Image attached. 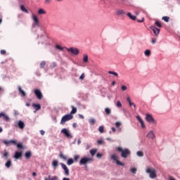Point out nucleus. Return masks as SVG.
Listing matches in <instances>:
<instances>
[{"label": "nucleus", "instance_id": "f257e3e1", "mask_svg": "<svg viewBox=\"0 0 180 180\" xmlns=\"http://www.w3.org/2000/svg\"><path fill=\"white\" fill-rule=\"evenodd\" d=\"M146 172L149 174L150 179H155V178H157V169L148 167L146 169Z\"/></svg>", "mask_w": 180, "mask_h": 180}, {"label": "nucleus", "instance_id": "f03ea898", "mask_svg": "<svg viewBox=\"0 0 180 180\" xmlns=\"http://www.w3.org/2000/svg\"><path fill=\"white\" fill-rule=\"evenodd\" d=\"M117 151H119L120 153H121V157L122 158H127V157H129V155H130V154H131V152L130 151V150H129V148H124L123 149L122 147L119 146L117 148Z\"/></svg>", "mask_w": 180, "mask_h": 180}, {"label": "nucleus", "instance_id": "7ed1b4c3", "mask_svg": "<svg viewBox=\"0 0 180 180\" xmlns=\"http://www.w3.org/2000/svg\"><path fill=\"white\" fill-rule=\"evenodd\" d=\"M31 19L33 20V23H32L33 27H40V21L39 20V17L37 16V15L32 13L31 16Z\"/></svg>", "mask_w": 180, "mask_h": 180}, {"label": "nucleus", "instance_id": "20e7f679", "mask_svg": "<svg viewBox=\"0 0 180 180\" xmlns=\"http://www.w3.org/2000/svg\"><path fill=\"white\" fill-rule=\"evenodd\" d=\"M94 162V159L90 157H83L79 161V165H86V164H91Z\"/></svg>", "mask_w": 180, "mask_h": 180}, {"label": "nucleus", "instance_id": "39448f33", "mask_svg": "<svg viewBox=\"0 0 180 180\" xmlns=\"http://www.w3.org/2000/svg\"><path fill=\"white\" fill-rule=\"evenodd\" d=\"M110 159L112 161H115L116 162L117 165H120L121 167H124V163L119 161V157L117 156V155H116V153L111 155Z\"/></svg>", "mask_w": 180, "mask_h": 180}, {"label": "nucleus", "instance_id": "423d86ee", "mask_svg": "<svg viewBox=\"0 0 180 180\" xmlns=\"http://www.w3.org/2000/svg\"><path fill=\"white\" fill-rule=\"evenodd\" d=\"M66 50L68 53H70V54H72V56H78V54H79V49H78V48H75V47L66 48Z\"/></svg>", "mask_w": 180, "mask_h": 180}, {"label": "nucleus", "instance_id": "0eeeda50", "mask_svg": "<svg viewBox=\"0 0 180 180\" xmlns=\"http://www.w3.org/2000/svg\"><path fill=\"white\" fill-rule=\"evenodd\" d=\"M72 117H74L71 114L65 115L61 119L60 124H65V122L72 120Z\"/></svg>", "mask_w": 180, "mask_h": 180}, {"label": "nucleus", "instance_id": "6e6552de", "mask_svg": "<svg viewBox=\"0 0 180 180\" xmlns=\"http://www.w3.org/2000/svg\"><path fill=\"white\" fill-rule=\"evenodd\" d=\"M146 120L148 122V123H151L152 124H157V121L154 120V117H153V115L150 114L146 115Z\"/></svg>", "mask_w": 180, "mask_h": 180}, {"label": "nucleus", "instance_id": "1a4fd4ad", "mask_svg": "<svg viewBox=\"0 0 180 180\" xmlns=\"http://www.w3.org/2000/svg\"><path fill=\"white\" fill-rule=\"evenodd\" d=\"M60 133L64 134L67 139H72V134H71V131H70V129L67 128H64L60 131Z\"/></svg>", "mask_w": 180, "mask_h": 180}, {"label": "nucleus", "instance_id": "9d476101", "mask_svg": "<svg viewBox=\"0 0 180 180\" xmlns=\"http://www.w3.org/2000/svg\"><path fill=\"white\" fill-rule=\"evenodd\" d=\"M34 92L38 99L39 100L43 99V94H41V91H40V89H34Z\"/></svg>", "mask_w": 180, "mask_h": 180}, {"label": "nucleus", "instance_id": "9b49d317", "mask_svg": "<svg viewBox=\"0 0 180 180\" xmlns=\"http://www.w3.org/2000/svg\"><path fill=\"white\" fill-rule=\"evenodd\" d=\"M146 137L148 139V140H154V139H155V134L154 133V131L153 129L150 130L147 134Z\"/></svg>", "mask_w": 180, "mask_h": 180}, {"label": "nucleus", "instance_id": "f8f14e48", "mask_svg": "<svg viewBox=\"0 0 180 180\" xmlns=\"http://www.w3.org/2000/svg\"><path fill=\"white\" fill-rule=\"evenodd\" d=\"M60 165L63 169H64L65 175L68 176V175H70V169H68V167H67V165H65V164L64 163H60Z\"/></svg>", "mask_w": 180, "mask_h": 180}, {"label": "nucleus", "instance_id": "ddd939ff", "mask_svg": "<svg viewBox=\"0 0 180 180\" xmlns=\"http://www.w3.org/2000/svg\"><path fill=\"white\" fill-rule=\"evenodd\" d=\"M136 119L139 122L142 129H146V124H144L143 119H141V117H140V115H136Z\"/></svg>", "mask_w": 180, "mask_h": 180}, {"label": "nucleus", "instance_id": "4468645a", "mask_svg": "<svg viewBox=\"0 0 180 180\" xmlns=\"http://www.w3.org/2000/svg\"><path fill=\"white\" fill-rule=\"evenodd\" d=\"M4 144H5V146H9V144H18V141H16V140H11V141L4 140Z\"/></svg>", "mask_w": 180, "mask_h": 180}, {"label": "nucleus", "instance_id": "2eb2a0df", "mask_svg": "<svg viewBox=\"0 0 180 180\" xmlns=\"http://www.w3.org/2000/svg\"><path fill=\"white\" fill-rule=\"evenodd\" d=\"M0 117H3L6 122H9V116H8V115H6V113L4 112H0Z\"/></svg>", "mask_w": 180, "mask_h": 180}, {"label": "nucleus", "instance_id": "dca6fc26", "mask_svg": "<svg viewBox=\"0 0 180 180\" xmlns=\"http://www.w3.org/2000/svg\"><path fill=\"white\" fill-rule=\"evenodd\" d=\"M150 27L151 30H153V32L155 36H158V34H160V29H158L154 26H150Z\"/></svg>", "mask_w": 180, "mask_h": 180}, {"label": "nucleus", "instance_id": "f3484780", "mask_svg": "<svg viewBox=\"0 0 180 180\" xmlns=\"http://www.w3.org/2000/svg\"><path fill=\"white\" fill-rule=\"evenodd\" d=\"M17 125L20 130H23V129H25V122H23L22 120L17 122Z\"/></svg>", "mask_w": 180, "mask_h": 180}, {"label": "nucleus", "instance_id": "a211bd4d", "mask_svg": "<svg viewBox=\"0 0 180 180\" xmlns=\"http://www.w3.org/2000/svg\"><path fill=\"white\" fill-rule=\"evenodd\" d=\"M82 61L84 64H88L89 63V57L88 54H83Z\"/></svg>", "mask_w": 180, "mask_h": 180}, {"label": "nucleus", "instance_id": "6ab92c4d", "mask_svg": "<svg viewBox=\"0 0 180 180\" xmlns=\"http://www.w3.org/2000/svg\"><path fill=\"white\" fill-rule=\"evenodd\" d=\"M13 158H15V160H19L20 158H22V151L21 152L15 151Z\"/></svg>", "mask_w": 180, "mask_h": 180}, {"label": "nucleus", "instance_id": "aec40b11", "mask_svg": "<svg viewBox=\"0 0 180 180\" xmlns=\"http://www.w3.org/2000/svg\"><path fill=\"white\" fill-rule=\"evenodd\" d=\"M18 92L20 94L21 96H26V91H23V89H22V86H18Z\"/></svg>", "mask_w": 180, "mask_h": 180}, {"label": "nucleus", "instance_id": "412c9836", "mask_svg": "<svg viewBox=\"0 0 180 180\" xmlns=\"http://www.w3.org/2000/svg\"><path fill=\"white\" fill-rule=\"evenodd\" d=\"M32 106L35 109V111H34V113H36L37 110H40V109H41V105H40V104H34L32 105Z\"/></svg>", "mask_w": 180, "mask_h": 180}, {"label": "nucleus", "instance_id": "4be33fe9", "mask_svg": "<svg viewBox=\"0 0 180 180\" xmlns=\"http://www.w3.org/2000/svg\"><path fill=\"white\" fill-rule=\"evenodd\" d=\"M52 167L54 168V169H57V167H58V161L56 160H53Z\"/></svg>", "mask_w": 180, "mask_h": 180}, {"label": "nucleus", "instance_id": "5701e85b", "mask_svg": "<svg viewBox=\"0 0 180 180\" xmlns=\"http://www.w3.org/2000/svg\"><path fill=\"white\" fill-rule=\"evenodd\" d=\"M37 13H38V15H46V13H47V12L46 11V10H44V8H39L38 10Z\"/></svg>", "mask_w": 180, "mask_h": 180}, {"label": "nucleus", "instance_id": "b1692460", "mask_svg": "<svg viewBox=\"0 0 180 180\" xmlns=\"http://www.w3.org/2000/svg\"><path fill=\"white\" fill-rule=\"evenodd\" d=\"M121 126H122V122H115V127H117L119 131H122V128H120Z\"/></svg>", "mask_w": 180, "mask_h": 180}, {"label": "nucleus", "instance_id": "393cba45", "mask_svg": "<svg viewBox=\"0 0 180 180\" xmlns=\"http://www.w3.org/2000/svg\"><path fill=\"white\" fill-rule=\"evenodd\" d=\"M127 15L128 16V18H129V19H131V20H136V15H133L131 14V13H127Z\"/></svg>", "mask_w": 180, "mask_h": 180}, {"label": "nucleus", "instance_id": "a878e982", "mask_svg": "<svg viewBox=\"0 0 180 180\" xmlns=\"http://www.w3.org/2000/svg\"><path fill=\"white\" fill-rule=\"evenodd\" d=\"M89 123L91 126H94V124H95V123H96V120H95V118H91L89 120Z\"/></svg>", "mask_w": 180, "mask_h": 180}, {"label": "nucleus", "instance_id": "bb28decb", "mask_svg": "<svg viewBox=\"0 0 180 180\" xmlns=\"http://www.w3.org/2000/svg\"><path fill=\"white\" fill-rule=\"evenodd\" d=\"M11 166H12V160H9L6 162L5 167H6V168H11Z\"/></svg>", "mask_w": 180, "mask_h": 180}, {"label": "nucleus", "instance_id": "cd10ccee", "mask_svg": "<svg viewBox=\"0 0 180 180\" xmlns=\"http://www.w3.org/2000/svg\"><path fill=\"white\" fill-rule=\"evenodd\" d=\"M25 158H27V160H29V158H30V157H32V152L31 151L26 152L25 154Z\"/></svg>", "mask_w": 180, "mask_h": 180}, {"label": "nucleus", "instance_id": "c85d7f7f", "mask_svg": "<svg viewBox=\"0 0 180 180\" xmlns=\"http://www.w3.org/2000/svg\"><path fill=\"white\" fill-rule=\"evenodd\" d=\"M98 152V149L96 148H94V149H91L90 150V154L92 157H94V155H95V154H96V153Z\"/></svg>", "mask_w": 180, "mask_h": 180}, {"label": "nucleus", "instance_id": "c756f323", "mask_svg": "<svg viewBox=\"0 0 180 180\" xmlns=\"http://www.w3.org/2000/svg\"><path fill=\"white\" fill-rule=\"evenodd\" d=\"M20 10L22 11V12H24L25 13H29V11H27V9H26V8H25V6L23 5L20 6Z\"/></svg>", "mask_w": 180, "mask_h": 180}, {"label": "nucleus", "instance_id": "7c9ffc66", "mask_svg": "<svg viewBox=\"0 0 180 180\" xmlns=\"http://www.w3.org/2000/svg\"><path fill=\"white\" fill-rule=\"evenodd\" d=\"M72 110L70 112V115H75L77 113V108L74 107V105L71 106Z\"/></svg>", "mask_w": 180, "mask_h": 180}, {"label": "nucleus", "instance_id": "2f4dec72", "mask_svg": "<svg viewBox=\"0 0 180 180\" xmlns=\"http://www.w3.org/2000/svg\"><path fill=\"white\" fill-rule=\"evenodd\" d=\"M144 54L146 57H150L151 56V51H150L149 49H147L145 51Z\"/></svg>", "mask_w": 180, "mask_h": 180}, {"label": "nucleus", "instance_id": "473e14b6", "mask_svg": "<svg viewBox=\"0 0 180 180\" xmlns=\"http://www.w3.org/2000/svg\"><path fill=\"white\" fill-rule=\"evenodd\" d=\"M74 164V159L69 158L67 161V165H72Z\"/></svg>", "mask_w": 180, "mask_h": 180}, {"label": "nucleus", "instance_id": "72a5a7b5", "mask_svg": "<svg viewBox=\"0 0 180 180\" xmlns=\"http://www.w3.org/2000/svg\"><path fill=\"white\" fill-rule=\"evenodd\" d=\"M137 157H144V152L139 150L136 152Z\"/></svg>", "mask_w": 180, "mask_h": 180}, {"label": "nucleus", "instance_id": "f704fd0d", "mask_svg": "<svg viewBox=\"0 0 180 180\" xmlns=\"http://www.w3.org/2000/svg\"><path fill=\"white\" fill-rule=\"evenodd\" d=\"M56 50H59V51H64V47H63L61 45H56Z\"/></svg>", "mask_w": 180, "mask_h": 180}, {"label": "nucleus", "instance_id": "c9c22d12", "mask_svg": "<svg viewBox=\"0 0 180 180\" xmlns=\"http://www.w3.org/2000/svg\"><path fill=\"white\" fill-rule=\"evenodd\" d=\"M44 180H58V177L57 176H54L52 178H50V176H49L48 179L45 178Z\"/></svg>", "mask_w": 180, "mask_h": 180}, {"label": "nucleus", "instance_id": "e433bc0d", "mask_svg": "<svg viewBox=\"0 0 180 180\" xmlns=\"http://www.w3.org/2000/svg\"><path fill=\"white\" fill-rule=\"evenodd\" d=\"M117 16H120V15H124V11L123 10H117Z\"/></svg>", "mask_w": 180, "mask_h": 180}, {"label": "nucleus", "instance_id": "4c0bfd02", "mask_svg": "<svg viewBox=\"0 0 180 180\" xmlns=\"http://www.w3.org/2000/svg\"><path fill=\"white\" fill-rule=\"evenodd\" d=\"M108 74H110L111 75H114L115 77H119V74L116 72L113 71H108Z\"/></svg>", "mask_w": 180, "mask_h": 180}, {"label": "nucleus", "instance_id": "58836bf2", "mask_svg": "<svg viewBox=\"0 0 180 180\" xmlns=\"http://www.w3.org/2000/svg\"><path fill=\"white\" fill-rule=\"evenodd\" d=\"M130 172L132 174H136V172H137V168H136V167H131L130 168Z\"/></svg>", "mask_w": 180, "mask_h": 180}, {"label": "nucleus", "instance_id": "ea45409f", "mask_svg": "<svg viewBox=\"0 0 180 180\" xmlns=\"http://www.w3.org/2000/svg\"><path fill=\"white\" fill-rule=\"evenodd\" d=\"M59 157H60V158H63V160H64L65 161L68 158V157H67V155H64V154L60 153Z\"/></svg>", "mask_w": 180, "mask_h": 180}, {"label": "nucleus", "instance_id": "a19ab883", "mask_svg": "<svg viewBox=\"0 0 180 180\" xmlns=\"http://www.w3.org/2000/svg\"><path fill=\"white\" fill-rule=\"evenodd\" d=\"M162 20H165V22H169V17H168V16H164V17H162Z\"/></svg>", "mask_w": 180, "mask_h": 180}, {"label": "nucleus", "instance_id": "79ce46f5", "mask_svg": "<svg viewBox=\"0 0 180 180\" xmlns=\"http://www.w3.org/2000/svg\"><path fill=\"white\" fill-rule=\"evenodd\" d=\"M105 112L107 115H110V113L112 112V111L110 110V108H105Z\"/></svg>", "mask_w": 180, "mask_h": 180}, {"label": "nucleus", "instance_id": "37998d69", "mask_svg": "<svg viewBox=\"0 0 180 180\" xmlns=\"http://www.w3.org/2000/svg\"><path fill=\"white\" fill-rule=\"evenodd\" d=\"M97 143H98L99 146H101V145L105 143V141H103V139H99V140L97 141Z\"/></svg>", "mask_w": 180, "mask_h": 180}, {"label": "nucleus", "instance_id": "c03bdc74", "mask_svg": "<svg viewBox=\"0 0 180 180\" xmlns=\"http://www.w3.org/2000/svg\"><path fill=\"white\" fill-rule=\"evenodd\" d=\"M155 24L156 25V26H158V27H162V24H161L160 21H156Z\"/></svg>", "mask_w": 180, "mask_h": 180}, {"label": "nucleus", "instance_id": "a18cd8bd", "mask_svg": "<svg viewBox=\"0 0 180 180\" xmlns=\"http://www.w3.org/2000/svg\"><path fill=\"white\" fill-rule=\"evenodd\" d=\"M116 106L117 108H122V103H120V101H117Z\"/></svg>", "mask_w": 180, "mask_h": 180}, {"label": "nucleus", "instance_id": "49530a36", "mask_svg": "<svg viewBox=\"0 0 180 180\" xmlns=\"http://www.w3.org/2000/svg\"><path fill=\"white\" fill-rule=\"evenodd\" d=\"M98 131H100V133H103V131H104L103 126L99 127Z\"/></svg>", "mask_w": 180, "mask_h": 180}, {"label": "nucleus", "instance_id": "de8ad7c7", "mask_svg": "<svg viewBox=\"0 0 180 180\" xmlns=\"http://www.w3.org/2000/svg\"><path fill=\"white\" fill-rule=\"evenodd\" d=\"M129 106H133L134 109H136V104L131 101H129Z\"/></svg>", "mask_w": 180, "mask_h": 180}, {"label": "nucleus", "instance_id": "09e8293b", "mask_svg": "<svg viewBox=\"0 0 180 180\" xmlns=\"http://www.w3.org/2000/svg\"><path fill=\"white\" fill-rule=\"evenodd\" d=\"M74 160H75V161L77 162L78 160H79V155H75L74 156Z\"/></svg>", "mask_w": 180, "mask_h": 180}, {"label": "nucleus", "instance_id": "8fccbe9b", "mask_svg": "<svg viewBox=\"0 0 180 180\" xmlns=\"http://www.w3.org/2000/svg\"><path fill=\"white\" fill-rule=\"evenodd\" d=\"M44 65H46V62L43 61L40 63V68H44Z\"/></svg>", "mask_w": 180, "mask_h": 180}, {"label": "nucleus", "instance_id": "3c124183", "mask_svg": "<svg viewBox=\"0 0 180 180\" xmlns=\"http://www.w3.org/2000/svg\"><path fill=\"white\" fill-rule=\"evenodd\" d=\"M121 89H122V91H127V86H124V85H122L121 86Z\"/></svg>", "mask_w": 180, "mask_h": 180}, {"label": "nucleus", "instance_id": "603ef678", "mask_svg": "<svg viewBox=\"0 0 180 180\" xmlns=\"http://www.w3.org/2000/svg\"><path fill=\"white\" fill-rule=\"evenodd\" d=\"M96 157H97V158H102V157H103V154H102V153H97L96 154Z\"/></svg>", "mask_w": 180, "mask_h": 180}, {"label": "nucleus", "instance_id": "864d4df0", "mask_svg": "<svg viewBox=\"0 0 180 180\" xmlns=\"http://www.w3.org/2000/svg\"><path fill=\"white\" fill-rule=\"evenodd\" d=\"M151 43L152 44H155V43H157V39L155 38H153L151 40Z\"/></svg>", "mask_w": 180, "mask_h": 180}, {"label": "nucleus", "instance_id": "5fc2aeb1", "mask_svg": "<svg viewBox=\"0 0 180 180\" xmlns=\"http://www.w3.org/2000/svg\"><path fill=\"white\" fill-rule=\"evenodd\" d=\"M9 156V153H8L6 150L4 151V157H8Z\"/></svg>", "mask_w": 180, "mask_h": 180}, {"label": "nucleus", "instance_id": "6e6d98bb", "mask_svg": "<svg viewBox=\"0 0 180 180\" xmlns=\"http://www.w3.org/2000/svg\"><path fill=\"white\" fill-rule=\"evenodd\" d=\"M17 147L18 148H23V145L22 143H18Z\"/></svg>", "mask_w": 180, "mask_h": 180}, {"label": "nucleus", "instance_id": "4d7b16f0", "mask_svg": "<svg viewBox=\"0 0 180 180\" xmlns=\"http://www.w3.org/2000/svg\"><path fill=\"white\" fill-rule=\"evenodd\" d=\"M84 78H85V74L82 73L79 77V79H84Z\"/></svg>", "mask_w": 180, "mask_h": 180}, {"label": "nucleus", "instance_id": "13d9d810", "mask_svg": "<svg viewBox=\"0 0 180 180\" xmlns=\"http://www.w3.org/2000/svg\"><path fill=\"white\" fill-rule=\"evenodd\" d=\"M168 179L169 180H176V179H175V178L172 177V176H169Z\"/></svg>", "mask_w": 180, "mask_h": 180}, {"label": "nucleus", "instance_id": "bf43d9fd", "mask_svg": "<svg viewBox=\"0 0 180 180\" xmlns=\"http://www.w3.org/2000/svg\"><path fill=\"white\" fill-rule=\"evenodd\" d=\"M1 54H6V50H1Z\"/></svg>", "mask_w": 180, "mask_h": 180}, {"label": "nucleus", "instance_id": "052dcab7", "mask_svg": "<svg viewBox=\"0 0 180 180\" xmlns=\"http://www.w3.org/2000/svg\"><path fill=\"white\" fill-rule=\"evenodd\" d=\"M52 0H45V4H51Z\"/></svg>", "mask_w": 180, "mask_h": 180}, {"label": "nucleus", "instance_id": "680f3d73", "mask_svg": "<svg viewBox=\"0 0 180 180\" xmlns=\"http://www.w3.org/2000/svg\"><path fill=\"white\" fill-rule=\"evenodd\" d=\"M127 102H129V103L130 102H131V100L130 99V96H128V97L127 98Z\"/></svg>", "mask_w": 180, "mask_h": 180}, {"label": "nucleus", "instance_id": "e2e57ef3", "mask_svg": "<svg viewBox=\"0 0 180 180\" xmlns=\"http://www.w3.org/2000/svg\"><path fill=\"white\" fill-rule=\"evenodd\" d=\"M79 117L80 119H84V115H81V114H79Z\"/></svg>", "mask_w": 180, "mask_h": 180}, {"label": "nucleus", "instance_id": "0e129e2a", "mask_svg": "<svg viewBox=\"0 0 180 180\" xmlns=\"http://www.w3.org/2000/svg\"><path fill=\"white\" fill-rule=\"evenodd\" d=\"M40 133H41V136H44V130H41Z\"/></svg>", "mask_w": 180, "mask_h": 180}, {"label": "nucleus", "instance_id": "69168bd1", "mask_svg": "<svg viewBox=\"0 0 180 180\" xmlns=\"http://www.w3.org/2000/svg\"><path fill=\"white\" fill-rule=\"evenodd\" d=\"M89 148H91V145L87 144V145H86V150H88Z\"/></svg>", "mask_w": 180, "mask_h": 180}, {"label": "nucleus", "instance_id": "338daca9", "mask_svg": "<svg viewBox=\"0 0 180 180\" xmlns=\"http://www.w3.org/2000/svg\"><path fill=\"white\" fill-rule=\"evenodd\" d=\"M77 144H78V146H79V144H81V139H78Z\"/></svg>", "mask_w": 180, "mask_h": 180}, {"label": "nucleus", "instance_id": "774afa93", "mask_svg": "<svg viewBox=\"0 0 180 180\" xmlns=\"http://www.w3.org/2000/svg\"><path fill=\"white\" fill-rule=\"evenodd\" d=\"M63 180H70V178L65 177L63 179Z\"/></svg>", "mask_w": 180, "mask_h": 180}]
</instances>
